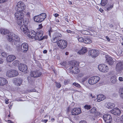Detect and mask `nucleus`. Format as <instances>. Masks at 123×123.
Listing matches in <instances>:
<instances>
[{
    "mask_svg": "<svg viewBox=\"0 0 123 123\" xmlns=\"http://www.w3.org/2000/svg\"><path fill=\"white\" fill-rule=\"evenodd\" d=\"M0 33L4 35L7 33L6 38L8 41L10 42H13V45H15L16 48H20V39L18 36L12 32H9L8 30L5 29H0Z\"/></svg>",
    "mask_w": 123,
    "mask_h": 123,
    "instance_id": "obj_1",
    "label": "nucleus"
},
{
    "mask_svg": "<svg viewBox=\"0 0 123 123\" xmlns=\"http://www.w3.org/2000/svg\"><path fill=\"white\" fill-rule=\"evenodd\" d=\"M43 31L41 30H38L36 32L33 31H31L28 32L27 34L28 37L31 38H34L36 40L41 39L40 37L43 35Z\"/></svg>",
    "mask_w": 123,
    "mask_h": 123,
    "instance_id": "obj_2",
    "label": "nucleus"
},
{
    "mask_svg": "<svg viewBox=\"0 0 123 123\" xmlns=\"http://www.w3.org/2000/svg\"><path fill=\"white\" fill-rule=\"evenodd\" d=\"M18 9V8H17ZM25 8H18L17 9V12L15 13L14 15L15 18L17 20L23 19L24 17V14L23 12Z\"/></svg>",
    "mask_w": 123,
    "mask_h": 123,
    "instance_id": "obj_3",
    "label": "nucleus"
},
{
    "mask_svg": "<svg viewBox=\"0 0 123 123\" xmlns=\"http://www.w3.org/2000/svg\"><path fill=\"white\" fill-rule=\"evenodd\" d=\"M72 66L70 67L72 72L75 74L78 73L80 72L78 67L79 66V63L78 62L74 61L72 62Z\"/></svg>",
    "mask_w": 123,
    "mask_h": 123,
    "instance_id": "obj_4",
    "label": "nucleus"
},
{
    "mask_svg": "<svg viewBox=\"0 0 123 123\" xmlns=\"http://www.w3.org/2000/svg\"><path fill=\"white\" fill-rule=\"evenodd\" d=\"M47 17L46 14L45 13H42L34 17V21L38 23H41Z\"/></svg>",
    "mask_w": 123,
    "mask_h": 123,
    "instance_id": "obj_5",
    "label": "nucleus"
},
{
    "mask_svg": "<svg viewBox=\"0 0 123 123\" xmlns=\"http://www.w3.org/2000/svg\"><path fill=\"white\" fill-rule=\"evenodd\" d=\"M115 69L118 74L121 73L123 70V62H118L116 64Z\"/></svg>",
    "mask_w": 123,
    "mask_h": 123,
    "instance_id": "obj_6",
    "label": "nucleus"
},
{
    "mask_svg": "<svg viewBox=\"0 0 123 123\" xmlns=\"http://www.w3.org/2000/svg\"><path fill=\"white\" fill-rule=\"evenodd\" d=\"M57 44L59 48L64 49L67 47V42L66 40H60L58 41Z\"/></svg>",
    "mask_w": 123,
    "mask_h": 123,
    "instance_id": "obj_7",
    "label": "nucleus"
},
{
    "mask_svg": "<svg viewBox=\"0 0 123 123\" xmlns=\"http://www.w3.org/2000/svg\"><path fill=\"white\" fill-rule=\"evenodd\" d=\"M100 80V78L98 76H94L90 77L88 80L89 83L94 85L98 82Z\"/></svg>",
    "mask_w": 123,
    "mask_h": 123,
    "instance_id": "obj_8",
    "label": "nucleus"
},
{
    "mask_svg": "<svg viewBox=\"0 0 123 123\" xmlns=\"http://www.w3.org/2000/svg\"><path fill=\"white\" fill-rule=\"evenodd\" d=\"M6 74L7 76L12 77L17 76L18 74V73L16 70H10L7 71Z\"/></svg>",
    "mask_w": 123,
    "mask_h": 123,
    "instance_id": "obj_9",
    "label": "nucleus"
},
{
    "mask_svg": "<svg viewBox=\"0 0 123 123\" xmlns=\"http://www.w3.org/2000/svg\"><path fill=\"white\" fill-rule=\"evenodd\" d=\"M62 35L58 32H56L53 34L52 39V42L53 43H55L60 39Z\"/></svg>",
    "mask_w": 123,
    "mask_h": 123,
    "instance_id": "obj_10",
    "label": "nucleus"
},
{
    "mask_svg": "<svg viewBox=\"0 0 123 123\" xmlns=\"http://www.w3.org/2000/svg\"><path fill=\"white\" fill-rule=\"evenodd\" d=\"M98 68L100 71L104 73L106 72L109 70L108 66L104 64L99 65Z\"/></svg>",
    "mask_w": 123,
    "mask_h": 123,
    "instance_id": "obj_11",
    "label": "nucleus"
},
{
    "mask_svg": "<svg viewBox=\"0 0 123 123\" xmlns=\"http://www.w3.org/2000/svg\"><path fill=\"white\" fill-rule=\"evenodd\" d=\"M103 118L106 123H110L112 120L111 115L108 114L104 115Z\"/></svg>",
    "mask_w": 123,
    "mask_h": 123,
    "instance_id": "obj_12",
    "label": "nucleus"
},
{
    "mask_svg": "<svg viewBox=\"0 0 123 123\" xmlns=\"http://www.w3.org/2000/svg\"><path fill=\"white\" fill-rule=\"evenodd\" d=\"M13 81L15 85L19 86L21 85L23 80L21 78L17 77L14 78Z\"/></svg>",
    "mask_w": 123,
    "mask_h": 123,
    "instance_id": "obj_13",
    "label": "nucleus"
},
{
    "mask_svg": "<svg viewBox=\"0 0 123 123\" xmlns=\"http://www.w3.org/2000/svg\"><path fill=\"white\" fill-rule=\"evenodd\" d=\"M29 46L28 44L26 43H23L21 47V51L24 53L27 52Z\"/></svg>",
    "mask_w": 123,
    "mask_h": 123,
    "instance_id": "obj_14",
    "label": "nucleus"
},
{
    "mask_svg": "<svg viewBox=\"0 0 123 123\" xmlns=\"http://www.w3.org/2000/svg\"><path fill=\"white\" fill-rule=\"evenodd\" d=\"M81 112V109L80 108H74L72 109L71 113L73 115H76L80 114Z\"/></svg>",
    "mask_w": 123,
    "mask_h": 123,
    "instance_id": "obj_15",
    "label": "nucleus"
},
{
    "mask_svg": "<svg viewBox=\"0 0 123 123\" xmlns=\"http://www.w3.org/2000/svg\"><path fill=\"white\" fill-rule=\"evenodd\" d=\"M105 62L110 65H112L113 64L114 61L111 57L108 55H106L105 57Z\"/></svg>",
    "mask_w": 123,
    "mask_h": 123,
    "instance_id": "obj_16",
    "label": "nucleus"
},
{
    "mask_svg": "<svg viewBox=\"0 0 123 123\" xmlns=\"http://www.w3.org/2000/svg\"><path fill=\"white\" fill-rule=\"evenodd\" d=\"M89 54L92 58H95L98 55V52L97 50L92 49L89 52Z\"/></svg>",
    "mask_w": 123,
    "mask_h": 123,
    "instance_id": "obj_17",
    "label": "nucleus"
},
{
    "mask_svg": "<svg viewBox=\"0 0 123 123\" xmlns=\"http://www.w3.org/2000/svg\"><path fill=\"white\" fill-rule=\"evenodd\" d=\"M19 70L22 72L25 73H27L28 68L27 66L25 64H21L18 67Z\"/></svg>",
    "mask_w": 123,
    "mask_h": 123,
    "instance_id": "obj_18",
    "label": "nucleus"
},
{
    "mask_svg": "<svg viewBox=\"0 0 123 123\" xmlns=\"http://www.w3.org/2000/svg\"><path fill=\"white\" fill-rule=\"evenodd\" d=\"M20 28L22 32L25 34H28L29 30L27 25L24 24L22 25L21 26Z\"/></svg>",
    "mask_w": 123,
    "mask_h": 123,
    "instance_id": "obj_19",
    "label": "nucleus"
},
{
    "mask_svg": "<svg viewBox=\"0 0 123 123\" xmlns=\"http://www.w3.org/2000/svg\"><path fill=\"white\" fill-rule=\"evenodd\" d=\"M42 74L41 72H38L37 71H33L31 72V75L32 77L34 78L37 77L41 75Z\"/></svg>",
    "mask_w": 123,
    "mask_h": 123,
    "instance_id": "obj_20",
    "label": "nucleus"
},
{
    "mask_svg": "<svg viewBox=\"0 0 123 123\" xmlns=\"http://www.w3.org/2000/svg\"><path fill=\"white\" fill-rule=\"evenodd\" d=\"M110 112L114 115L119 116L121 113V111L119 109L115 108L111 111Z\"/></svg>",
    "mask_w": 123,
    "mask_h": 123,
    "instance_id": "obj_21",
    "label": "nucleus"
},
{
    "mask_svg": "<svg viewBox=\"0 0 123 123\" xmlns=\"http://www.w3.org/2000/svg\"><path fill=\"white\" fill-rule=\"evenodd\" d=\"M8 83L7 80L4 78L0 77V86H3L6 85Z\"/></svg>",
    "mask_w": 123,
    "mask_h": 123,
    "instance_id": "obj_22",
    "label": "nucleus"
},
{
    "mask_svg": "<svg viewBox=\"0 0 123 123\" xmlns=\"http://www.w3.org/2000/svg\"><path fill=\"white\" fill-rule=\"evenodd\" d=\"M87 51V48L85 47H84L80 50H79L78 53L80 55H83L85 54Z\"/></svg>",
    "mask_w": 123,
    "mask_h": 123,
    "instance_id": "obj_23",
    "label": "nucleus"
},
{
    "mask_svg": "<svg viewBox=\"0 0 123 123\" xmlns=\"http://www.w3.org/2000/svg\"><path fill=\"white\" fill-rule=\"evenodd\" d=\"M16 58V57L14 55H10L8 56L6 60L7 62H10L13 61Z\"/></svg>",
    "mask_w": 123,
    "mask_h": 123,
    "instance_id": "obj_24",
    "label": "nucleus"
},
{
    "mask_svg": "<svg viewBox=\"0 0 123 123\" xmlns=\"http://www.w3.org/2000/svg\"><path fill=\"white\" fill-rule=\"evenodd\" d=\"M115 105L111 102H107L106 105V107L108 109H111L115 107Z\"/></svg>",
    "mask_w": 123,
    "mask_h": 123,
    "instance_id": "obj_25",
    "label": "nucleus"
},
{
    "mask_svg": "<svg viewBox=\"0 0 123 123\" xmlns=\"http://www.w3.org/2000/svg\"><path fill=\"white\" fill-rule=\"evenodd\" d=\"M16 6L17 8H25V5L23 2L20 1L18 2Z\"/></svg>",
    "mask_w": 123,
    "mask_h": 123,
    "instance_id": "obj_26",
    "label": "nucleus"
},
{
    "mask_svg": "<svg viewBox=\"0 0 123 123\" xmlns=\"http://www.w3.org/2000/svg\"><path fill=\"white\" fill-rule=\"evenodd\" d=\"M97 98L98 101L99 102L105 99V97L102 94H99L97 96Z\"/></svg>",
    "mask_w": 123,
    "mask_h": 123,
    "instance_id": "obj_27",
    "label": "nucleus"
},
{
    "mask_svg": "<svg viewBox=\"0 0 123 123\" xmlns=\"http://www.w3.org/2000/svg\"><path fill=\"white\" fill-rule=\"evenodd\" d=\"M117 76L115 75L112 76L111 78V80L113 83H115L117 81Z\"/></svg>",
    "mask_w": 123,
    "mask_h": 123,
    "instance_id": "obj_28",
    "label": "nucleus"
},
{
    "mask_svg": "<svg viewBox=\"0 0 123 123\" xmlns=\"http://www.w3.org/2000/svg\"><path fill=\"white\" fill-rule=\"evenodd\" d=\"M92 42V40L88 37L84 38V43L87 44H89Z\"/></svg>",
    "mask_w": 123,
    "mask_h": 123,
    "instance_id": "obj_29",
    "label": "nucleus"
},
{
    "mask_svg": "<svg viewBox=\"0 0 123 123\" xmlns=\"http://www.w3.org/2000/svg\"><path fill=\"white\" fill-rule=\"evenodd\" d=\"M4 47L5 49L8 51H11L12 50V48L10 47V46L7 44H5L4 45Z\"/></svg>",
    "mask_w": 123,
    "mask_h": 123,
    "instance_id": "obj_30",
    "label": "nucleus"
},
{
    "mask_svg": "<svg viewBox=\"0 0 123 123\" xmlns=\"http://www.w3.org/2000/svg\"><path fill=\"white\" fill-rule=\"evenodd\" d=\"M119 94L121 98L123 99V88H120L119 90Z\"/></svg>",
    "mask_w": 123,
    "mask_h": 123,
    "instance_id": "obj_31",
    "label": "nucleus"
},
{
    "mask_svg": "<svg viewBox=\"0 0 123 123\" xmlns=\"http://www.w3.org/2000/svg\"><path fill=\"white\" fill-rule=\"evenodd\" d=\"M107 2V0H101V4L102 6H105Z\"/></svg>",
    "mask_w": 123,
    "mask_h": 123,
    "instance_id": "obj_32",
    "label": "nucleus"
},
{
    "mask_svg": "<svg viewBox=\"0 0 123 123\" xmlns=\"http://www.w3.org/2000/svg\"><path fill=\"white\" fill-rule=\"evenodd\" d=\"M48 116L47 115H46L43 117V118L41 120V122H43L44 123H46L48 121V119H45L44 118L45 117H48Z\"/></svg>",
    "mask_w": 123,
    "mask_h": 123,
    "instance_id": "obj_33",
    "label": "nucleus"
},
{
    "mask_svg": "<svg viewBox=\"0 0 123 123\" xmlns=\"http://www.w3.org/2000/svg\"><path fill=\"white\" fill-rule=\"evenodd\" d=\"M81 33L83 34L88 35L90 34V32L88 31L84 30L82 31Z\"/></svg>",
    "mask_w": 123,
    "mask_h": 123,
    "instance_id": "obj_34",
    "label": "nucleus"
},
{
    "mask_svg": "<svg viewBox=\"0 0 123 123\" xmlns=\"http://www.w3.org/2000/svg\"><path fill=\"white\" fill-rule=\"evenodd\" d=\"M53 31V30L51 29L47 32V34L49 35V36L50 37H51V34L52 33Z\"/></svg>",
    "mask_w": 123,
    "mask_h": 123,
    "instance_id": "obj_35",
    "label": "nucleus"
},
{
    "mask_svg": "<svg viewBox=\"0 0 123 123\" xmlns=\"http://www.w3.org/2000/svg\"><path fill=\"white\" fill-rule=\"evenodd\" d=\"M55 86L57 88H59L61 86V85L60 83L59 82H58L56 81H55Z\"/></svg>",
    "mask_w": 123,
    "mask_h": 123,
    "instance_id": "obj_36",
    "label": "nucleus"
},
{
    "mask_svg": "<svg viewBox=\"0 0 123 123\" xmlns=\"http://www.w3.org/2000/svg\"><path fill=\"white\" fill-rule=\"evenodd\" d=\"M84 108L87 110L90 109L92 108V107L90 105H86L84 106Z\"/></svg>",
    "mask_w": 123,
    "mask_h": 123,
    "instance_id": "obj_37",
    "label": "nucleus"
},
{
    "mask_svg": "<svg viewBox=\"0 0 123 123\" xmlns=\"http://www.w3.org/2000/svg\"><path fill=\"white\" fill-rule=\"evenodd\" d=\"M19 61L18 60H16L14 61L13 63V65H14L15 66H16L19 63Z\"/></svg>",
    "mask_w": 123,
    "mask_h": 123,
    "instance_id": "obj_38",
    "label": "nucleus"
},
{
    "mask_svg": "<svg viewBox=\"0 0 123 123\" xmlns=\"http://www.w3.org/2000/svg\"><path fill=\"white\" fill-rule=\"evenodd\" d=\"M73 85L78 88H80V85L77 83L74 82L73 83Z\"/></svg>",
    "mask_w": 123,
    "mask_h": 123,
    "instance_id": "obj_39",
    "label": "nucleus"
},
{
    "mask_svg": "<svg viewBox=\"0 0 123 123\" xmlns=\"http://www.w3.org/2000/svg\"><path fill=\"white\" fill-rule=\"evenodd\" d=\"M17 23L19 25H21L22 23V19H21L18 20H17Z\"/></svg>",
    "mask_w": 123,
    "mask_h": 123,
    "instance_id": "obj_40",
    "label": "nucleus"
},
{
    "mask_svg": "<svg viewBox=\"0 0 123 123\" xmlns=\"http://www.w3.org/2000/svg\"><path fill=\"white\" fill-rule=\"evenodd\" d=\"M78 41L80 42H83L84 43V38L83 37H80L79 38H78Z\"/></svg>",
    "mask_w": 123,
    "mask_h": 123,
    "instance_id": "obj_41",
    "label": "nucleus"
},
{
    "mask_svg": "<svg viewBox=\"0 0 123 123\" xmlns=\"http://www.w3.org/2000/svg\"><path fill=\"white\" fill-rule=\"evenodd\" d=\"M1 55L4 57H7V54L5 52H3L2 53Z\"/></svg>",
    "mask_w": 123,
    "mask_h": 123,
    "instance_id": "obj_42",
    "label": "nucleus"
},
{
    "mask_svg": "<svg viewBox=\"0 0 123 123\" xmlns=\"http://www.w3.org/2000/svg\"><path fill=\"white\" fill-rule=\"evenodd\" d=\"M96 111V109L95 107H93L90 110V112L91 113H95Z\"/></svg>",
    "mask_w": 123,
    "mask_h": 123,
    "instance_id": "obj_43",
    "label": "nucleus"
},
{
    "mask_svg": "<svg viewBox=\"0 0 123 123\" xmlns=\"http://www.w3.org/2000/svg\"><path fill=\"white\" fill-rule=\"evenodd\" d=\"M43 35H42V36L41 37H40L41 38V39L38 40H43V39H47V38L48 37L47 36H44L43 37H42L43 35Z\"/></svg>",
    "mask_w": 123,
    "mask_h": 123,
    "instance_id": "obj_44",
    "label": "nucleus"
},
{
    "mask_svg": "<svg viewBox=\"0 0 123 123\" xmlns=\"http://www.w3.org/2000/svg\"><path fill=\"white\" fill-rule=\"evenodd\" d=\"M88 78V77L87 76H86L84 77L82 79V81L84 82Z\"/></svg>",
    "mask_w": 123,
    "mask_h": 123,
    "instance_id": "obj_45",
    "label": "nucleus"
},
{
    "mask_svg": "<svg viewBox=\"0 0 123 123\" xmlns=\"http://www.w3.org/2000/svg\"><path fill=\"white\" fill-rule=\"evenodd\" d=\"M7 0H0V4L4 3Z\"/></svg>",
    "mask_w": 123,
    "mask_h": 123,
    "instance_id": "obj_46",
    "label": "nucleus"
},
{
    "mask_svg": "<svg viewBox=\"0 0 123 123\" xmlns=\"http://www.w3.org/2000/svg\"><path fill=\"white\" fill-rule=\"evenodd\" d=\"M36 89H35L34 88V89H31V90H30V92H36Z\"/></svg>",
    "mask_w": 123,
    "mask_h": 123,
    "instance_id": "obj_47",
    "label": "nucleus"
},
{
    "mask_svg": "<svg viewBox=\"0 0 123 123\" xmlns=\"http://www.w3.org/2000/svg\"><path fill=\"white\" fill-rule=\"evenodd\" d=\"M4 62V60L2 58H0V64H1L3 63Z\"/></svg>",
    "mask_w": 123,
    "mask_h": 123,
    "instance_id": "obj_48",
    "label": "nucleus"
},
{
    "mask_svg": "<svg viewBox=\"0 0 123 123\" xmlns=\"http://www.w3.org/2000/svg\"><path fill=\"white\" fill-rule=\"evenodd\" d=\"M118 79L119 81H123V78L122 77H119Z\"/></svg>",
    "mask_w": 123,
    "mask_h": 123,
    "instance_id": "obj_49",
    "label": "nucleus"
},
{
    "mask_svg": "<svg viewBox=\"0 0 123 123\" xmlns=\"http://www.w3.org/2000/svg\"><path fill=\"white\" fill-rule=\"evenodd\" d=\"M42 27L43 26L42 25V24H40L38 25V28L39 29H40L42 28Z\"/></svg>",
    "mask_w": 123,
    "mask_h": 123,
    "instance_id": "obj_50",
    "label": "nucleus"
},
{
    "mask_svg": "<svg viewBox=\"0 0 123 123\" xmlns=\"http://www.w3.org/2000/svg\"><path fill=\"white\" fill-rule=\"evenodd\" d=\"M80 123H87L84 120H82L80 122Z\"/></svg>",
    "mask_w": 123,
    "mask_h": 123,
    "instance_id": "obj_51",
    "label": "nucleus"
},
{
    "mask_svg": "<svg viewBox=\"0 0 123 123\" xmlns=\"http://www.w3.org/2000/svg\"><path fill=\"white\" fill-rule=\"evenodd\" d=\"M69 82L67 80H65L64 81V83L66 85Z\"/></svg>",
    "mask_w": 123,
    "mask_h": 123,
    "instance_id": "obj_52",
    "label": "nucleus"
},
{
    "mask_svg": "<svg viewBox=\"0 0 123 123\" xmlns=\"http://www.w3.org/2000/svg\"><path fill=\"white\" fill-rule=\"evenodd\" d=\"M90 95L92 98H95V97L94 95L93 96L92 94V93H90Z\"/></svg>",
    "mask_w": 123,
    "mask_h": 123,
    "instance_id": "obj_53",
    "label": "nucleus"
},
{
    "mask_svg": "<svg viewBox=\"0 0 123 123\" xmlns=\"http://www.w3.org/2000/svg\"><path fill=\"white\" fill-rule=\"evenodd\" d=\"M120 120L122 123H123V115L121 116L120 118Z\"/></svg>",
    "mask_w": 123,
    "mask_h": 123,
    "instance_id": "obj_54",
    "label": "nucleus"
},
{
    "mask_svg": "<svg viewBox=\"0 0 123 123\" xmlns=\"http://www.w3.org/2000/svg\"><path fill=\"white\" fill-rule=\"evenodd\" d=\"M65 63L66 62H63V63H61V65L63 66H65Z\"/></svg>",
    "mask_w": 123,
    "mask_h": 123,
    "instance_id": "obj_55",
    "label": "nucleus"
},
{
    "mask_svg": "<svg viewBox=\"0 0 123 123\" xmlns=\"http://www.w3.org/2000/svg\"><path fill=\"white\" fill-rule=\"evenodd\" d=\"M67 32L69 33H71L72 32V31L70 30H67L66 31Z\"/></svg>",
    "mask_w": 123,
    "mask_h": 123,
    "instance_id": "obj_56",
    "label": "nucleus"
},
{
    "mask_svg": "<svg viewBox=\"0 0 123 123\" xmlns=\"http://www.w3.org/2000/svg\"><path fill=\"white\" fill-rule=\"evenodd\" d=\"M109 27L111 28H112L113 27V25L112 24H110L109 25Z\"/></svg>",
    "mask_w": 123,
    "mask_h": 123,
    "instance_id": "obj_57",
    "label": "nucleus"
},
{
    "mask_svg": "<svg viewBox=\"0 0 123 123\" xmlns=\"http://www.w3.org/2000/svg\"><path fill=\"white\" fill-rule=\"evenodd\" d=\"M99 10L101 13L103 12L104 11L102 9V8H100Z\"/></svg>",
    "mask_w": 123,
    "mask_h": 123,
    "instance_id": "obj_58",
    "label": "nucleus"
},
{
    "mask_svg": "<svg viewBox=\"0 0 123 123\" xmlns=\"http://www.w3.org/2000/svg\"><path fill=\"white\" fill-rule=\"evenodd\" d=\"M106 38L107 40L108 41H109L110 40V39L109 38V37H108L106 36Z\"/></svg>",
    "mask_w": 123,
    "mask_h": 123,
    "instance_id": "obj_59",
    "label": "nucleus"
},
{
    "mask_svg": "<svg viewBox=\"0 0 123 123\" xmlns=\"http://www.w3.org/2000/svg\"><path fill=\"white\" fill-rule=\"evenodd\" d=\"M59 16V15L57 13H55L54 14V16L55 17H57Z\"/></svg>",
    "mask_w": 123,
    "mask_h": 123,
    "instance_id": "obj_60",
    "label": "nucleus"
},
{
    "mask_svg": "<svg viewBox=\"0 0 123 123\" xmlns=\"http://www.w3.org/2000/svg\"><path fill=\"white\" fill-rule=\"evenodd\" d=\"M47 52V51L46 50H44L43 51V53L44 54H46Z\"/></svg>",
    "mask_w": 123,
    "mask_h": 123,
    "instance_id": "obj_61",
    "label": "nucleus"
},
{
    "mask_svg": "<svg viewBox=\"0 0 123 123\" xmlns=\"http://www.w3.org/2000/svg\"><path fill=\"white\" fill-rule=\"evenodd\" d=\"M8 122L9 123H14L12 122L10 120H8Z\"/></svg>",
    "mask_w": 123,
    "mask_h": 123,
    "instance_id": "obj_62",
    "label": "nucleus"
},
{
    "mask_svg": "<svg viewBox=\"0 0 123 123\" xmlns=\"http://www.w3.org/2000/svg\"><path fill=\"white\" fill-rule=\"evenodd\" d=\"M68 3L70 5H71L72 4V3L71 1H68Z\"/></svg>",
    "mask_w": 123,
    "mask_h": 123,
    "instance_id": "obj_63",
    "label": "nucleus"
},
{
    "mask_svg": "<svg viewBox=\"0 0 123 123\" xmlns=\"http://www.w3.org/2000/svg\"><path fill=\"white\" fill-rule=\"evenodd\" d=\"M68 54H69V53L68 52H65V54L66 55H68Z\"/></svg>",
    "mask_w": 123,
    "mask_h": 123,
    "instance_id": "obj_64",
    "label": "nucleus"
}]
</instances>
